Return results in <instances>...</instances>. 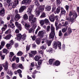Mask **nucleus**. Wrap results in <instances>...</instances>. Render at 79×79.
<instances>
[{"label":"nucleus","mask_w":79,"mask_h":79,"mask_svg":"<svg viewBox=\"0 0 79 79\" xmlns=\"http://www.w3.org/2000/svg\"><path fill=\"white\" fill-rule=\"evenodd\" d=\"M55 27H53V24H51V32L49 35V39H52V40L48 41V40H45V42L47 43L48 46H50L52 40H53L55 35Z\"/></svg>","instance_id":"nucleus-1"},{"label":"nucleus","mask_w":79,"mask_h":79,"mask_svg":"<svg viewBox=\"0 0 79 79\" xmlns=\"http://www.w3.org/2000/svg\"><path fill=\"white\" fill-rule=\"evenodd\" d=\"M77 14L76 12L73 13L72 12L70 11L69 14V16L67 17L66 20L68 21H70L72 23H73L74 22V20L76 19V18L77 17Z\"/></svg>","instance_id":"nucleus-2"},{"label":"nucleus","mask_w":79,"mask_h":79,"mask_svg":"<svg viewBox=\"0 0 79 79\" xmlns=\"http://www.w3.org/2000/svg\"><path fill=\"white\" fill-rule=\"evenodd\" d=\"M32 11V8H29L28 9L27 12L28 13V15L29 16V21H32L31 24L32 25H34V23H35V21H36V18H34L33 19V18H34V15L31 14Z\"/></svg>","instance_id":"nucleus-3"},{"label":"nucleus","mask_w":79,"mask_h":79,"mask_svg":"<svg viewBox=\"0 0 79 79\" xmlns=\"http://www.w3.org/2000/svg\"><path fill=\"white\" fill-rule=\"evenodd\" d=\"M44 8H45V5L41 6L39 8V11L36 12V16H38L40 15V12L44 10Z\"/></svg>","instance_id":"nucleus-4"},{"label":"nucleus","mask_w":79,"mask_h":79,"mask_svg":"<svg viewBox=\"0 0 79 79\" xmlns=\"http://www.w3.org/2000/svg\"><path fill=\"white\" fill-rule=\"evenodd\" d=\"M46 34L45 30L40 31L38 34V35L41 37H44V35Z\"/></svg>","instance_id":"nucleus-5"},{"label":"nucleus","mask_w":79,"mask_h":79,"mask_svg":"<svg viewBox=\"0 0 79 79\" xmlns=\"http://www.w3.org/2000/svg\"><path fill=\"white\" fill-rule=\"evenodd\" d=\"M15 26H16L17 27H18V29H19L20 31H21L22 30V27H21V24L19 23L18 22H15Z\"/></svg>","instance_id":"nucleus-6"},{"label":"nucleus","mask_w":79,"mask_h":79,"mask_svg":"<svg viewBox=\"0 0 79 79\" xmlns=\"http://www.w3.org/2000/svg\"><path fill=\"white\" fill-rule=\"evenodd\" d=\"M49 19L51 22H53L55 21V15L54 14L51 15L49 17Z\"/></svg>","instance_id":"nucleus-7"},{"label":"nucleus","mask_w":79,"mask_h":79,"mask_svg":"<svg viewBox=\"0 0 79 79\" xmlns=\"http://www.w3.org/2000/svg\"><path fill=\"white\" fill-rule=\"evenodd\" d=\"M37 53V51H31V53H29L30 57H32L34 55H35Z\"/></svg>","instance_id":"nucleus-8"},{"label":"nucleus","mask_w":79,"mask_h":79,"mask_svg":"<svg viewBox=\"0 0 79 79\" xmlns=\"http://www.w3.org/2000/svg\"><path fill=\"white\" fill-rule=\"evenodd\" d=\"M36 28V25L34 24L33 26L32 27V28H31L29 30L28 32L29 33H31L32 32V31H34L35 29Z\"/></svg>","instance_id":"nucleus-9"},{"label":"nucleus","mask_w":79,"mask_h":79,"mask_svg":"<svg viewBox=\"0 0 79 79\" xmlns=\"http://www.w3.org/2000/svg\"><path fill=\"white\" fill-rule=\"evenodd\" d=\"M26 8V7L25 6H22L19 9V13H22V12H23L24 11V10H25Z\"/></svg>","instance_id":"nucleus-10"},{"label":"nucleus","mask_w":79,"mask_h":79,"mask_svg":"<svg viewBox=\"0 0 79 79\" xmlns=\"http://www.w3.org/2000/svg\"><path fill=\"white\" fill-rule=\"evenodd\" d=\"M31 2V0H24L22 2V4H27Z\"/></svg>","instance_id":"nucleus-11"},{"label":"nucleus","mask_w":79,"mask_h":79,"mask_svg":"<svg viewBox=\"0 0 79 79\" xmlns=\"http://www.w3.org/2000/svg\"><path fill=\"white\" fill-rule=\"evenodd\" d=\"M2 66L5 68V69H7L8 68V63L7 61H6L5 64H2Z\"/></svg>","instance_id":"nucleus-12"},{"label":"nucleus","mask_w":79,"mask_h":79,"mask_svg":"<svg viewBox=\"0 0 79 79\" xmlns=\"http://www.w3.org/2000/svg\"><path fill=\"white\" fill-rule=\"evenodd\" d=\"M0 15L2 16H4V15H5V9L2 8L0 11Z\"/></svg>","instance_id":"nucleus-13"},{"label":"nucleus","mask_w":79,"mask_h":79,"mask_svg":"<svg viewBox=\"0 0 79 79\" xmlns=\"http://www.w3.org/2000/svg\"><path fill=\"white\" fill-rule=\"evenodd\" d=\"M66 10H65L64 9L61 8V13L60 14V16H61L62 15H64V14H66Z\"/></svg>","instance_id":"nucleus-14"},{"label":"nucleus","mask_w":79,"mask_h":79,"mask_svg":"<svg viewBox=\"0 0 79 79\" xmlns=\"http://www.w3.org/2000/svg\"><path fill=\"white\" fill-rule=\"evenodd\" d=\"M25 28L27 29V30H29L30 27H31V26L30 24H29L28 23H26L25 24Z\"/></svg>","instance_id":"nucleus-15"},{"label":"nucleus","mask_w":79,"mask_h":79,"mask_svg":"<svg viewBox=\"0 0 79 79\" xmlns=\"http://www.w3.org/2000/svg\"><path fill=\"white\" fill-rule=\"evenodd\" d=\"M11 66L12 68L13 69H18V68L17 65L15 63H13L12 64Z\"/></svg>","instance_id":"nucleus-16"},{"label":"nucleus","mask_w":79,"mask_h":79,"mask_svg":"<svg viewBox=\"0 0 79 79\" xmlns=\"http://www.w3.org/2000/svg\"><path fill=\"white\" fill-rule=\"evenodd\" d=\"M17 37L18 40L19 41L22 39V35L21 34L17 35Z\"/></svg>","instance_id":"nucleus-17"},{"label":"nucleus","mask_w":79,"mask_h":79,"mask_svg":"<svg viewBox=\"0 0 79 79\" xmlns=\"http://www.w3.org/2000/svg\"><path fill=\"white\" fill-rule=\"evenodd\" d=\"M20 18H21L20 15H19V14H17L16 15L15 18V21H18V20H19Z\"/></svg>","instance_id":"nucleus-18"},{"label":"nucleus","mask_w":79,"mask_h":79,"mask_svg":"<svg viewBox=\"0 0 79 79\" xmlns=\"http://www.w3.org/2000/svg\"><path fill=\"white\" fill-rule=\"evenodd\" d=\"M53 48H54L55 50H56L57 48V42L56 41H54L53 44Z\"/></svg>","instance_id":"nucleus-19"},{"label":"nucleus","mask_w":79,"mask_h":79,"mask_svg":"<svg viewBox=\"0 0 79 79\" xmlns=\"http://www.w3.org/2000/svg\"><path fill=\"white\" fill-rule=\"evenodd\" d=\"M11 35H9L6 36L5 37H4V39L6 40H9V39H10L11 37Z\"/></svg>","instance_id":"nucleus-20"},{"label":"nucleus","mask_w":79,"mask_h":79,"mask_svg":"<svg viewBox=\"0 0 79 79\" xmlns=\"http://www.w3.org/2000/svg\"><path fill=\"white\" fill-rule=\"evenodd\" d=\"M9 26L11 28V29H15V26H14V24L13 23H12L11 24H9Z\"/></svg>","instance_id":"nucleus-21"},{"label":"nucleus","mask_w":79,"mask_h":79,"mask_svg":"<svg viewBox=\"0 0 79 79\" xmlns=\"http://www.w3.org/2000/svg\"><path fill=\"white\" fill-rule=\"evenodd\" d=\"M68 29V27H65L63 28L62 30V32L64 33L65 32H66L67 31V30Z\"/></svg>","instance_id":"nucleus-22"},{"label":"nucleus","mask_w":79,"mask_h":79,"mask_svg":"<svg viewBox=\"0 0 79 79\" xmlns=\"http://www.w3.org/2000/svg\"><path fill=\"white\" fill-rule=\"evenodd\" d=\"M45 9L46 11H50L51 10V7L50 6H46Z\"/></svg>","instance_id":"nucleus-23"},{"label":"nucleus","mask_w":79,"mask_h":79,"mask_svg":"<svg viewBox=\"0 0 79 79\" xmlns=\"http://www.w3.org/2000/svg\"><path fill=\"white\" fill-rule=\"evenodd\" d=\"M46 17V14L45 13L43 12L40 17V18H45Z\"/></svg>","instance_id":"nucleus-24"},{"label":"nucleus","mask_w":79,"mask_h":79,"mask_svg":"<svg viewBox=\"0 0 79 79\" xmlns=\"http://www.w3.org/2000/svg\"><path fill=\"white\" fill-rule=\"evenodd\" d=\"M40 58V57L39 56H36L34 58V59L36 61L39 60Z\"/></svg>","instance_id":"nucleus-25"},{"label":"nucleus","mask_w":79,"mask_h":79,"mask_svg":"<svg viewBox=\"0 0 79 79\" xmlns=\"http://www.w3.org/2000/svg\"><path fill=\"white\" fill-rule=\"evenodd\" d=\"M40 23L41 26H43L45 24V22H44V20H41L40 21Z\"/></svg>","instance_id":"nucleus-26"},{"label":"nucleus","mask_w":79,"mask_h":79,"mask_svg":"<svg viewBox=\"0 0 79 79\" xmlns=\"http://www.w3.org/2000/svg\"><path fill=\"white\" fill-rule=\"evenodd\" d=\"M54 59H51L49 60V64H52V63H53V62L54 60Z\"/></svg>","instance_id":"nucleus-27"},{"label":"nucleus","mask_w":79,"mask_h":79,"mask_svg":"<svg viewBox=\"0 0 79 79\" xmlns=\"http://www.w3.org/2000/svg\"><path fill=\"white\" fill-rule=\"evenodd\" d=\"M35 42L37 44H39L40 43V40L39 38H37Z\"/></svg>","instance_id":"nucleus-28"},{"label":"nucleus","mask_w":79,"mask_h":79,"mask_svg":"<svg viewBox=\"0 0 79 79\" xmlns=\"http://www.w3.org/2000/svg\"><path fill=\"white\" fill-rule=\"evenodd\" d=\"M47 48V46L46 45H44L41 47V49H42V50H45V49H46Z\"/></svg>","instance_id":"nucleus-29"},{"label":"nucleus","mask_w":79,"mask_h":79,"mask_svg":"<svg viewBox=\"0 0 79 79\" xmlns=\"http://www.w3.org/2000/svg\"><path fill=\"white\" fill-rule=\"evenodd\" d=\"M22 40H25V39L26 38V35L25 34L23 35H22Z\"/></svg>","instance_id":"nucleus-30"},{"label":"nucleus","mask_w":79,"mask_h":79,"mask_svg":"<svg viewBox=\"0 0 79 79\" xmlns=\"http://www.w3.org/2000/svg\"><path fill=\"white\" fill-rule=\"evenodd\" d=\"M60 64V63L58 61H56L55 62V65L56 66H59Z\"/></svg>","instance_id":"nucleus-31"},{"label":"nucleus","mask_w":79,"mask_h":79,"mask_svg":"<svg viewBox=\"0 0 79 79\" xmlns=\"http://www.w3.org/2000/svg\"><path fill=\"white\" fill-rule=\"evenodd\" d=\"M57 45L58 46L59 48V49H61V42L60 41L57 42Z\"/></svg>","instance_id":"nucleus-32"},{"label":"nucleus","mask_w":79,"mask_h":79,"mask_svg":"<svg viewBox=\"0 0 79 79\" xmlns=\"http://www.w3.org/2000/svg\"><path fill=\"white\" fill-rule=\"evenodd\" d=\"M23 55V52H21V51H19L17 53L18 56H22Z\"/></svg>","instance_id":"nucleus-33"},{"label":"nucleus","mask_w":79,"mask_h":79,"mask_svg":"<svg viewBox=\"0 0 79 79\" xmlns=\"http://www.w3.org/2000/svg\"><path fill=\"white\" fill-rule=\"evenodd\" d=\"M56 12L57 13H59L60 12V7H58L56 9Z\"/></svg>","instance_id":"nucleus-34"},{"label":"nucleus","mask_w":79,"mask_h":79,"mask_svg":"<svg viewBox=\"0 0 79 79\" xmlns=\"http://www.w3.org/2000/svg\"><path fill=\"white\" fill-rule=\"evenodd\" d=\"M23 18L24 19H28V16L26 14H25L23 16Z\"/></svg>","instance_id":"nucleus-35"},{"label":"nucleus","mask_w":79,"mask_h":79,"mask_svg":"<svg viewBox=\"0 0 79 79\" xmlns=\"http://www.w3.org/2000/svg\"><path fill=\"white\" fill-rule=\"evenodd\" d=\"M42 60H39L38 62V64L39 66H40L42 64Z\"/></svg>","instance_id":"nucleus-36"},{"label":"nucleus","mask_w":79,"mask_h":79,"mask_svg":"<svg viewBox=\"0 0 79 79\" xmlns=\"http://www.w3.org/2000/svg\"><path fill=\"white\" fill-rule=\"evenodd\" d=\"M16 2H14V4H13L12 5V7L13 8H15L16 6V5L18 4V3H16Z\"/></svg>","instance_id":"nucleus-37"},{"label":"nucleus","mask_w":79,"mask_h":79,"mask_svg":"<svg viewBox=\"0 0 79 79\" xmlns=\"http://www.w3.org/2000/svg\"><path fill=\"white\" fill-rule=\"evenodd\" d=\"M7 73L10 76H12L13 75V73L11 72V70H9L7 71Z\"/></svg>","instance_id":"nucleus-38"},{"label":"nucleus","mask_w":79,"mask_h":79,"mask_svg":"<svg viewBox=\"0 0 79 79\" xmlns=\"http://www.w3.org/2000/svg\"><path fill=\"white\" fill-rule=\"evenodd\" d=\"M14 54L13 53V52H10V55H9V57L10 58H11V57H12V56L14 55Z\"/></svg>","instance_id":"nucleus-39"},{"label":"nucleus","mask_w":79,"mask_h":79,"mask_svg":"<svg viewBox=\"0 0 79 79\" xmlns=\"http://www.w3.org/2000/svg\"><path fill=\"white\" fill-rule=\"evenodd\" d=\"M8 52V50L4 48L3 50V53H6V55L7 54V52Z\"/></svg>","instance_id":"nucleus-40"},{"label":"nucleus","mask_w":79,"mask_h":79,"mask_svg":"<svg viewBox=\"0 0 79 79\" xmlns=\"http://www.w3.org/2000/svg\"><path fill=\"white\" fill-rule=\"evenodd\" d=\"M44 21L45 22V23H49L50 22L49 21V20L48 19H45L44 20Z\"/></svg>","instance_id":"nucleus-41"},{"label":"nucleus","mask_w":79,"mask_h":79,"mask_svg":"<svg viewBox=\"0 0 79 79\" xmlns=\"http://www.w3.org/2000/svg\"><path fill=\"white\" fill-rule=\"evenodd\" d=\"M40 27L39 26H38V28L36 29L35 32V34H37V32H38V31H39V30H40Z\"/></svg>","instance_id":"nucleus-42"},{"label":"nucleus","mask_w":79,"mask_h":79,"mask_svg":"<svg viewBox=\"0 0 79 79\" xmlns=\"http://www.w3.org/2000/svg\"><path fill=\"white\" fill-rule=\"evenodd\" d=\"M50 30V26H48L47 28V31L48 32H49Z\"/></svg>","instance_id":"nucleus-43"},{"label":"nucleus","mask_w":79,"mask_h":79,"mask_svg":"<svg viewBox=\"0 0 79 79\" xmlns=\"http://www.w3.org/2000/svg\"><path fill=\"white\" fill-rule=\"evenodd\" d=\"M11 44H7L6 45V47L7 49H10V48H9V47H10Z\"/></svg>","instance_id":"nucleus-44"},{"label":"nucleus","mask_w":79,"mask_h":79,"mask_svg":"<svg viewBox=\"0 0 79 79\" xmlns=\"http://www.w3.org/2000/svg\"><path fill=\"white\" fill-rule=\"evenodd\" d=\"M5 44V41H2L1 42V46L2 47H4Z\"/></svg>","instance_id":"nucleus-45"},{"label":"nucleus","mask_w":79,"mask_h":79,"mask_svg":"<svg viewBox=\"0 0 79 79\" xmlns=\"http://www.w3.org/2000/svg\"><path fill=\"white\" fill-rule=\"evenodd\" d=\"M18 67H19V68H20V69H23V65L22 64H20L19 65Z\"/></svg>","instance_id":"nucleus-46"},{"label":"nucleus","mask_w":79,"mask_h":79,"mask_svg":"<svg viewBox=\"0 0 79 79\" xmlns=\"http://www.w3.org/2000/svg\"><path fill=\"white\" fill-rule=\"evenodd\" d=\"M35 4L37 6H39V2H38V1L37 0H36L35 2Z\"/></svg>","instance_id":"nucleus-47"},{"label":"nucleus","mask_w":79,"mask_h":79,"mask_svg":"<svg viewBox=\"0 0 79 79\" xmlns=\"http://www.w3.org/2000/svg\"><path fill=\"white\" fill-rule=\"evenodd\" d=\"M17 72L19 74H21V73H22V71L20 69H19L17 71Z\"/></svg>","instance_id":"nucleus-48"},{"label":"nucleus","mask_w":79,"mask_h":79,"mask_svg":"<svg viewBox=\"0 0 79 79\" xmlns=\"http://www.w3.org/2000/svg\"><path fill=\"white\" fill-rule=\"evenodd\" d=\"M56 4L58 5H60L61 3V2H60V0H56Z\"/></svg>","instance_id":"nucleus-49"},{"label":"nucleus","mask_w":79,"mask_h":79,"mask_svg":"<svg viewBox=\"0 0 79 79\" xmlns=\"http://www.w3.org/2000/svg\"><path fill=\"white\" fill-rule=\"evenodd\" d=\"M30 48V47H29V46H26V48L27 51L28 52Z\"/></svg>","instance_id":"nucleus-50"},{"label":"nucleus","mask_w":79,"mask_h":79,"mask_svg":"<svg viewBox=\"0 0 79 79\" xmlns=\"http://www.w3.org/2000/svg\"><path fill=\"white\" fill-rule=\"evenodd\" d=\"M36 39V36L35 35L33 36L32 37V39L34 41Z\"/></svg>","instance_id":"nucleus-51"},{"label":"nucleus","mask_w":79,"mask_h":79,"mask_svg":"<svg viewBox=\"0 0 79 79\" xmlns=\"http://www.w3.org/2000/svg\"><path fill=\"white\" fill-rule=\"evenodd\" d=\"M17 58V57H16L15 56H14L12 59V61H15Z\"/></svg>","instance_id":"nucleus-52"},{"label":"nucleus","mask_w":79,"mask_h":79,"mask_svg":"<svg viewBox=\"0 0 79 79\" xmlns=\"http://www.w3.org/2000/svg\"><path fill=\"white\" fill-rule=\"evenodd\" d=\"M69 6L67 5L65 6V8L66 9V10H67V11H68V10H69Z\"/></svg>","instance_id":"nucleus-53"},{"label":"nucleus","mask_w":79,"mask_h":79,"mask_svg":"<svg viewBox=\"0 0 79 79\" xmlns=\"http://www.w3.org/2000/svg\"><path fill=\"white\" fill-rule=\"evenodd\" d=\"M10 45H13V44H14V42H13V40H12L10 42Z\"/></svg>","instance_id":"nucleus-54"},{"label":"nucleus","mask_w":79,"mask_h":79,"mask_svg":"<svg viewBox=\"0 0 79 79\" xmlns=\"http://www.w3.org/2000/svg\"><path fill=\"white\" fill-rule=\"evenodd\" d=\"M62 35V32H61V31L60 30L59 31V36H61Z\"/></svg>","instance_id":"nucleus-55"},{"label":"nucleus","mask_w":79,"mask_h":79,"mask_svg":"<svg viewBox=\"0 0 79 79\" xmlns=\"http://www.w3.org/2000/svg\"><path fill=\"white\" fill-rule=\"evenodd\" d=\"M67 25H68V22L67 21L65 22V23L64 25V26H66Z\"/></svg>","instance_id":"nucleus-56"},{"label":"nucleus","mask_w":79,"mask_h":79,"mask_svg":"<svg viewBox=\"0 0 79 79\" xmlns=\"http://www.w3.org/2000/svg\"><path fill=\"white\" fill-rule=\"evenodd\" d=\"M15 33H16V34H18L19 33V31L18 29H17L15 31Z\"/></svg>","instance_id":"nucleus-57"},{"label":"nucleus","mask_w":79,"mask_h":79,"mask_svg":"<svg viewBox=\"0 0 79 79\" xmlns=\"http://www.w3.org/2000/svg\"><path fill=\"white\" fill-rule=\"evenodd\" d=\"M35 66H37L36 68L37 69H40V66H38L37 65H36Z\"/></svg>","instance_id":"nucleus-58"},{"label":"nucleus","mask_w":79,"mask_h":79,"mask_svg":"<svg viewBox=\"0 0 79 79\" xmlns=\"http://www.w3.org/2000/svg\"><path fill=\"white\" fill-rule=\"evenodd\" d=\"M6 29V28L4 27H2L1 29V30L2 32H3V31H5Z\"/></svg>","instance_id":"nucleus-59"},{"label":"nucleus","mask_w":79,"mask_h":79,"mask_svg":"<svg viewBox=\"0 0 79 79\" xmlns=\"http://www.w3.org/2000/svg\"><path fill=\"white\" fill-rule=\"evenodd\" d=\"M38 52L39 53H41V54H42V55H43V54H44V51L42 50L39 51Z\"/></svg>","instance_id":"nucleus-60"},{"label":"nucleus","mask_w":79,"mask_h":79,"mask_svg":"<svg viewBox=\"0 0 79 79\" xmlns=\"http://www.w3.org/2000/svg\"><path fill=\"white\" fill-rule=\"evenodd\" d=\"M55 18L56 21H58V16H56L55 17Z\"/></svg>","instance_id":"nucleus-61"},{"label":"nucleus","mask_w":79,"mask_h":79,"mask_svg":"<svg viewBox=\"0 0 79 79\" xmlns=\"http://www.w3.org/2000/svg\"><path fill=\"white\" fill-rule=\"evenodd\" d=\"M32 46L33 48H35L36 47V45H35V44H33Z\"/></svg>","instance_id":"nucleus-62"},{"label":"nucleus","mask_w":79,"mask_h":79,"mask_svg":"<svg viewBox=\"0 0 79 79\" xmlns=\"http://www.w3.org/2000/svg\"><path fill=\"white\" fill-rule=\"evenodd\" d=\"M16 62H17V63H19V58L17 57L16 58Z\"/></svg>","instance_id":"nucleus-63"},{"label":"nucleus","mask_w":79,"mask_h":79,"mask_svg":"<svg viewBox=\"0 0 79 79\" xmlns=\"http://www.w3.org/2000/svg\"><path fill=\"white\" fill-rule=\"evenodd\" d=\"M18 44L17 43H15V47L17 48L18 47Z\"/></svg>","instance_id":"nucleus-64"}]
</instances>
